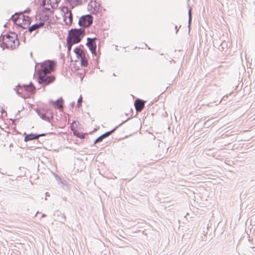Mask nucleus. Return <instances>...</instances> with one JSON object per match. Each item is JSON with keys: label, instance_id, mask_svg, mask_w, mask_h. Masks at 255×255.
I'll return each instance as SVG.
<instances>
[{"label": "nucleus", "instance_id": "obj_1", "mask_svg": "<svg viewBox=\"0 0 255 255\" xmlns=\"http://www.w3.org/2000/svg\"><path fill=\"white\" fill-rule=\"evenodd\" d=\"M85 29L81 28H71L68 30L66 41H71L73 43L77 44L82 40L85 36Z\"/></svg>", "mask_w": 255, "mask_h": 255}, {"label": "nucleus", "instance_id": "obj_2", "mask_svg": "<svg viewBox=\"0 0 255 255\" xmlns=\"http://www.w3.org/2000/svg\"><path fill=\"white\" fill-rule=\"evenodd\" d=\"M6 39L4 47L5 48H10L13 49L17 47L19 44V41L18 39L17 35L15 32L9 31L4 35Z\"/></svg>", "mask_w": 255, "mask_h": 255}, {"label": "nucleus", "instance_id": "obj_3", "mask_svg": "<svg viewBox=\"0 0 255 255\" xmlns=\"http://www.w3.org/2000/svg\"><path fill=\"white\" fill-rule=\"evenodd\" d=\"M56 66V63L54 60H46L40 63V67L37 70V74H50L51 71L55 70Z\"/></svg>", "mask_w": 255, "mask_h": 255}, {"label": "nucleus", "instance_id": "obj_4", "mask_svg": "<svg viewBox=\"0 0 255 255\" xmlns=\"http://www.w3.org/2000/svg\"><path fill=\"white\" fill-rule=\"evenodd\" d=\"M35 111L43 120L50 122L53 119V111L47 107L37 108Z\"/></svg>", "mask_w": 255, "mask_h": 255}, {"label": "nucleus", "instance_id": "obj_5", "mask_svg": "<svg viewBox=\"0 0 255 255\" xmlns=\"http://www.w3.org/2000/svg\"><path fill=\"white\" fill-rule=\"evenodd\" d=\"M37 82L44 88L53 83L55 80V77L52 74H46L45 75L41 74H37Z\"/></svg>", "mask_w": 255, "mask_h": 255}, {"label": "nucleus", "instance_id": "obj_6", "mask_svg": "<svg viewBox=\"0 0 255 255\" xmlns=\"http://www.w3.org/2000/svg\"><path fill=\"white\" fill-rule=\"evenodd\" d=\"M93 20L94 17L91 14L83 15L79 19L78 25L82 29L88 28L92 25Z\"/></svg>", "mask_w": 255, "mask_h": 255}, {"label": "nucleus", "instance_id": "obj_7", "mask_svg": "<svg viewBox=\"0 0 255 255\" xmlns=\"http://www.w3.org/2000/svg\"><path fill=\"white\" fill-rule=\"evenodd\" d=\"M130 119H131V118H128L127 120H126L125 121H123L121 124H120L119 125L116 126L114 128H113L111 130L108 131L104 133L103 134H102L100 136H99L98 138H97L95 140L94 142V144H96L97 143H100V142H102L104 138H107L108 136H109L111 134L114 133L115 132V131L119 127L121 126L123 124H124V123H125L126 122L128 121Z\"/></svg>", "mask_w": 255, "mask_h": 255}, {"label": "nucleus", "instance_id": "obj_8", "mask_svg": "<svg viewBox=\"0 0 255 255\" xmlns=\"http://www.w3.org/2000/svg\"><path fill=\"white\" fill-rule=\"evenodd\" d=\"M97 40L96 37L90 38L88 37L87 38V43L86 45L88 47L91 53L94 56L98 57V54L97 51V42L96 40Z\"/></svg>", "mask_w": 255, "mask_h": 255}, {"label": "nucleus", "instance_id": "obj_9", "mask_svg": "<svg viewBox=\"0 0 255 255\" xmlns=\"http://www.w3.org/2000/svg\"><path fill=\"white\" fill-rule=\"evenodd\" d=\"M74 53L76 54L77 58L80 60L85 59V58H89V54L82 44H80L76 46L73 50Z\"/></svg>", "mask_w": 255, "mask_h": 255}, {"label": "nucleus", "instance_id": "obj_10", "mask_svg": "<svg viewBox=\"0 0 255 255\" xmlns=\"http://www.w3.org/2000/svg\"><path fill=\"white\" fill-rule=\"evenodd\" d=\"M63 20L66 25H71L73 22V14L71 10L69 9H66V11L63 15Z\"/></svg>", "mask_w": 255, "mask_h": 255}, {"label": "nucleus", "instance_id": "obj_11", "mask_svg": "<svg viewBox=\"0 0 255 255\" xmlns=\"http://www.w3.org/2000/svg\"><path fill=\"white\" fill-rule=\"evenodd\" d=\"M54 217L55 221L61 223H64L66 220V217L65 214L64 213H62L59 210H57L54 212Z\"/></svg>", "mask_w": 255, "mask_h": 255}, {"label": "nucleus", "instance_id": "obj_12", "mask_svg": "<svg viewBox=\"0 0 255 255\" xmlns=\"http://www.w3.org/2000/svg\"><path fill=\"white\" fill-rule=\"evenodd\" d=\"M39 22H41L43 23V25H44L45 23H46V25H44V27H48L49 25H50L51 23V18L50 16L46 13L42 14L39 17Z\"/></svg>", "mask_w": 255, "mask_h": 255}, {"label": "nucleus", "instance_id": "obj_13", "mask_svg": "<svg viewBox=\"0 0 255 255\" xmlns=\"http://www.w3.org/2000/svg\"><path fill=\"white\" fill-rule=\"evenodd\" d=\"M64 100L62 97L58 98L56 101L50 100L49 104L56 108H61L63 107V103Z\"/></svg>", "mask_w": 255, "mask_h": 255}, {"label": "nucleus", "instance_id": "obj_14", "mask_svg": "<svg viewBox=\"0 0 255 255\" xmlns=\"http://www.w3.org/2000/svg\"><path fill=\"white\" fill-rule=\"evenodd\" d=\"M144 101L140 99L137 98L134 102V106L136 111H141L144 107Z\"/></svg>", "mask_w": 255, "mask_h": 255}, {"label": "nucleus", "instance_id": "obj_15", "mask_svg": "<svg viewBox=\"0 0 255 255\" xmlns=\"http://www.w3.org/2000/svg\"><path fill=\"white\" fill-rule=\"evenodd\" d=\"M21 90L31 93L35 91V88L32 82H30L29 84H23Z\"/></svg>", "mask_w": 255, "mask_h": 255}, {"label": "nucleus", "instance_id": "obj_16", "mask_svg": "<svg viewBox=\"0 0 255 255\" xmlns=\"http://www.w3.org/2000/svg\"><path fill=\"white\" fill-rule=\"evenodd\" d=\"M58 0H41L43 5H50L52 8L56 7L58 6Z\"/></svg>", "mask_w": 255, "mask_h": 255}, {"label": "nucleus", "instance_id": "obj_17", "mask_svg": "<svg viewBox=\"0 0 255 255\" xmlns=\"http://www.w3.org/2000/svg\"><path fill=\"white\" fill-rule=\"evenodd\" d=\"M23 135H24V141L26 142L37 138L36 133L31 132L27 134L24 132Z\"/></svg>", "mask_w": 255, "mask_h": 255}, {"label": "nucleus", "instance_id": "obj_18", "mask_svg": "<svg viewBox=\"0 0 255 255\" xmlns=\"http://www.w3.org/2000/svg\"><path fill=\"white\" fill-rule=\"evenodd\" d=\"M61 184V186L63 190L67 192L70 191V185L68 183V181L65 179L61 178L59 181Z\"/></svg>", "mask_w": 255, "mask_h": 255}, {"label": "nucleus", "instance_id": "obj_19", "mask_svg": "<svg viewBox=\"0 0 255 255\" xmlns=\"http://www.w3.org/2000/svg\"><path fill=\"white\" fill-rule=\"evenodd\" d=\"M44 26V25H43V23L39 21L38 22L32 24L31 26H30L28 27V31L29 33H31L32 31L35 30L37 28L39 27H42Z\"/></svg>", "mask_w": 255, "mask_h": 255}, {"label": "nucleus", "instance_id": "obj_20", "mask_svg": "<svg viewBox=\"0 0 255 255\" xmlns=\"http://www.w3.org/2000/svg\"><path fill=\"white\" fill-rule=\"evenodd\" d=\"M20 14V12H15L14 14H13L11 15L10 17V20L13 21V24L14 25H16L18 23H17V21H18V22H20V20H21L22 16H20L19 14Z\"/></svg>", "mask_w": 255, "mask_h": 255}, {"label": "nucleus", "instance_id": "obj_21", "mask_svg": "<svg viewBox=\"0 0 255 255\" xmlns=\"http://www.w3.org/2000/svg\"><path fill=\"white\" fill-rule=\"evenodd\" d=\"M19 15L22 16L21 23H22L24 25H26L28 28L30 26L29 25L30 24L29 17L28 16H24L23 14H22V12H20V14Z\"/></svg>", "mask_w": 255, "mask_h": 255}, {"label": "nucleus", "instance_id": "obj_22", "mask_svg": "<svg viewBox=\"0 0 255 255\" xmlns=\"http://www.w3.org/2000/svg\"><path fill=\"white\" fill-rule=\"evenodd\" d=\"M69 4L72 8H73L77 6L81 5L82 4V2L81 0H72Z\"/></svg>", "mask_w": 255, "mask_h": 255}, {"label": "nucleus", "instance_id": "obj_23", "mask_svg": "<svg viewBox=\"0 0 255 255\" xmlns=\"http://www.w3.org/2000/svg\"><path fill=\"white\" fill-rule=\"evenodd\" d=\"M89 58H85V59H80V63L82 67H87L88 65V61Z\"/></svg>", "mask_w": 255, "mask_h": 255}, {"label": "nucleus", "instance_id": "obj_24", "mask_svg": "<svg viewBox=\"0 0 255 255\" xmlns=\"http://www.w3.org/2000/svg\"><path fill=\"white\" fill-rule=\"evenodd\" d=\"M5 39V37L4 35H1L0 36V47L2 48L3 49H4L5 47H4V44L5 43V42L4 41V39Z\"/></svg>", "mask_w": 255, "mask_h": 255}, {"label": "nucleus", "instance_id": "obj_25", "mask_svg": "<svg viewBox=\"0 0 255 255\" xmlns=\"http://www.w3.org/2000/svg\"><path fill=\"white\" fill-rule=\"evenodd\" d=\"M74 134L78 138L83 139L85 137L86 133H82L78 132L77 133H74Z\"/></svg>", "mask_w": 255, "mask_h": 255}, {"label": "nucleus", "instance_id": "obj_26", "mask_svg": "<svg viewBox=\"0 0 255 255\" xmlns=\"http://www.w3.org/2000/svg\"><path fill=\"white\" fill-rule=\"evenodd\" d=\"M82 100H83V97H82V95H81L77 101V106H76L77 108H79L81 107H82Z\"/></svg>", "mask_w": 255, "mask_h": 255}, {"label": "nucleus", "instance_id": "obj_27", "mask_svg": "<svg viewBox=\"0 0 255 255\" xmlns=\"http://www.w3.org/2000/svg\"><path fill=\"white\" fill-rule=\"evenodd\" d=\"M66 44L67 46L68 52H70L71 50L73 45L75 44L76 43H73L71 41H69L68 42L66 41Z\"/></svg>", "mask_w": 255, "mask_h": 255}, {"label": "nucleus", "instance_id": "obj_28", "mask_svg": "<svg viewBox=\"0 0 255 255\" xmlns=\"http://www.w3.org/2000/svg\"><path fill=\"white\" fill-rule=\"evenodd\" d=\"M23 25L24 24L22 23L19 22L17 24H16L15 25H16V28H19V29H21L22 30L26 29L27 27H25Z\"/></svg>", "mask_w": 255, "mask_h": 255}, {"label": "nucleus", "instance_id": "obj_29", "mask_svg": "<svg viewBox=\"0 0 255 255\" xmlns=\"http://www.w3.org/2000/svg\"><path fill=\"white\" fill-rule=\"evenodd\" d=\"M225 46H227V43L226 41H223L219 45V49L221 50V51H223L224 49V47Z\"/></svg>", "mask_w": 255, "mask_h": 255}, {"label": "nucleus", "instance_id": "obj_30", "mask_svg": "<svg viewBox=\"0 0 255 255\" xmlns=\"http://www.w3.org/2000/svg\"><path fill=\"white\" fill-rule=\"evenodd\" d=\"M212 124H213V123L211 122L210 120H206V122L204 124V127H205V128H208Z\"/></svg>", "mask_w": 255, "mask_h": 255}, {"label": "nucleus", "instance_id": "obj_31", "mask_svg": "<svg viewBox=\"0 0 255 255\" xmlns=\"http://www.w3.org/2000/svg\"><path fill=\"white\" fill-rule=\"evenodd\" d=\"M12 134H20L21 132L16 129L15 127L12 128Z\"/></svg>", "mask_w": 255, "mask_h": 255}, {"label": "nucleus", "instance_id": "obj_32", "mask_svg": "<svg viewBox=\"0 0 255 255\" xmlns=\"http://www.w3.org/2000/svg\"><path fill=\"white\" fill-rule=\"evenodd\" d=\"M52 174L55 177V178H56V180L57 181H59L60 180V179L61 178V177H59L58 174H57L56 173H55L54 172H52Z\"/></svg>", "mask_w": 255, "mask_h": 255}, {"label": "nucleus", "instance_id": "obj_33", "mask_svg": "<svg viewBox=\"0 0 255 255\" xmlns=\"http://www.w3.org/2000/svg\"><path fill=\"white\" fill-rule=\"evenodd\" d=\"M19 85V84H18L16 87L17 86H18ZM14 90L15 91L16 93L19 96H20V97H22V95H21V93L18 90H17L16 89V87H15V88H14Z\"/></svg>", "mask_w": 255, "mask_h": 255}, {"label": "nucleus", "instance_id": "obj_34", "mask_svg": "<svg viewBox=\"0 0 255 255\" xmlns=\"http://www.w3.org/2000/svg\"><path fill=\"white\" fill-rule=\"evenodd\" d=\"M47 134H48L47 133H36L37 138H38V137H39L40 136H45Z\"/></svg>", "mask_w": 255, "mask_h": 255}, {"label": "nucleus", "instance_id": "obj_35", "mask_svg": "<svg viewBox=\"0 0 255 255\" xmlns=\"http://www.w3.org/2000/svg\"><path fill=\"white\" fill-rule=\"evenodd\" d=\"M192 23V18H188V27H189V31H190V30L191 29V25Z\"/></svg>", "mask_w": 255, "mask_h": 255}, {"label": "nucleus", "instance_id": "obj_36", "mask_svg": "<svg viewBox=\"0 0 255 255\" xmlns=\"http://www.w3.org/2000/svg\"><path fill=\"white\" fill-rule=\"evenodd\" d=\"M31 9L30 8H27L26 9H25L24 11H21L22 12V13L23 12H25L26 13H29L31 11Z\"/></svg>", "mask_w": 255, "mask_h": 255}, {"label": "nucleus", "instance_id": "obj_37", "mask_svg": "<svg viewBox=\"0 0 255 255\" xmlns=\"http://www.w3.org/2000/svg\"><path fill=\"white\" fill-rule=\"evenodd\" d=\"M188 17L189 18H192V14L191 11V9L190 8L188 11Z\"/></svg>", "mask_w": 255, "mask_h": 255}, {"label": "nucleus", "instance_id": "obj_38", "mask_svg": "<svg viewBox=\"0 0 255 255\" xmlns=\"http://www.w3.org/2000/svg\"><path fill=\"white\" fill-rule=\"evenodd\" d=\"M175 29L176 30V34H177L179 29L178 28L177 26L176 25H175Z\"/></svg>", "mask_w": 255, "mask_h": 255}, {"label": "nucleus", "instance_id": "obj_39", "mask_svg": "<svg viewBox=\"0 0 255 255\" xmlns=\"http://www.w3.org/2000/svg\"><path fill=\"white\" fill-rule=\"evenodd\" d=\"M45 195H46V197L50 196V194L48 192H46L45 193ZM45 200H47V198L45 197Z\"/></svg>", "mask_w": 255, "mask_h": 255}, {"label": "nucleus", "instance_id": "obj_40", "mask_svg": "<svg viewBox=\"0 0 255 255\" xmlns=\"http://www.w3.org/2000/svg\"><path fill=\"white\" fill-rule=\"evenodd\" d=\"M75 105V102H73L71 103V106L72 108H73Z\"/></svg>", "mask_w": 255, "mask_h": 255}, {"label": "nucleus", "instance_id": "obj_41", "mask_svg": "<svg viewBox=\"0 0 255 255\" xmlns=\"http://www.w3.org/2000/svg\"><path fill=\"white\" fill-rule=\"evenodd\" d=\"M46 216L47 215L43 213V214H42L41 218L45 217H46Z\"/></svg>", "mask_w": 255, "mask_h": 255}, {"label": "nucleus", "instance_id": "obj_42", "mask_svg": "<svg viewBox=\"0 0 255 255\" xmlns=\"http://www.w3.org/2000/svg\"><path fill=\"white\" fill-rule=\"evenodd\" d=\"M65 2L69 3L72 0H64Z\"/></svg>", "mask_w": 255, "mask_h": 255}, {"label": "nucleus", "instance_id": "obj_43", "mask_svg": "<svg viewBox=\"0 0 255 255\" xmlns=\"http://www.w3.org/2000/svg\"><path fill=\"white\" fill-rule=\"evenodd\" d=\"M1 107V110H0V112L1 113H2V112H4V110L3 109V108H2V107Z\"/></svg>", "mask_w": 255, "mask_h": 255}, {"label": "nucleus", "instance_id": "obj_44", "mask_svg": "<svg viewBox=\"0 0 255 255\" xmlns=\"http://www.w3.org/2000/svg\"><path fill=\"white\" fill-rule=\"evenodd\" d=\"M90 6V3H89V4H88V7H89ZM91 7H92V5H91Z\"/></svg>", "mask_w": 255, "mask_h": 255}, {"label": "nucleus", "instance_id": "obj_45", "mask_svg": "<svg viewBox=\"0 0 255 255\" xmlns=\"http://www.w3.org/2000/svg\"><path fill=\"white\" fill-rule=\"evenodd\" d=\"M19 112H20V111H18V112H17V114H16V116H17L18 114H19Z\"/></svg>", "mask_w": 255, "mask_h": 255}, {"label": "nucleus", "instance_id": "obj_46", "mask_svg": "<svg viewBox=\"0 0 255 255\" xmlns=\"http://www.w3.org/2000/svg\"><path fill=\"white\" fill-rule=\"evenodd\" d=\"M39 213H40V212H38V211H37V212H36V213L35 216H36L37 214H39Z\"/></svg>", "mask_w": 255, "mask_h": 255}, {"label": "nucleus", "instance_id": "obj_47", "mask_svg": "<svg viewBox=\"0 0 255 255\" xmlns=\"http://www.w3.org/2000/svg\"><path fill=\"white\" fill-rule=\"evenodd\" d=\"M203 118H204V119H203V120H204V121H205V120H206V117H204Z\"/></svg>", "mask_w": 255, "mask_h": 255}, {"label": "nucleus", "instance_id": "obj_48", "mask_svg": "<svg viewBox=\"0 0 255 255\" xmlns=\"http://www.w3.org/2000/svg\"><path fill=\"white\" fill-rule=\"evenodd\" d=\"M114 76H116V74L115 73H113V75Z\"/></svg>", "mask_w": 255, "mask_h": 255}, {"label": "nucleus", "instance_id": "obj_49", "mask_svg": "<svg viewBox=\"0 0 255 255\" xmlns=\"http://www.w3.org/2000/svg\"><path fill=\"white\" fill-rule=\"evenodd\" d=\"M85 2H87L88 0H83Z\"/></svg>", "mask_w": 255, "mask_h": 255}, {"label": "nucleus", "instance_id": "obj_50", "mask_svg": "<svg viewBox=\"0 0 255 255\" xmlns=\"http://www.w3.org/2000/svg\"><path fill=\"white\" fill-rule=\"evenodd\" d=\"M30 55H31V56H32V53L31 52H30Z\"/></svg>", "mask_w": 255, "mask_h": 255}, {"label": "nucleus", "instance_id": "obj_51", "mask_svg": "<svg viewBox=\"0 0 255 255\" xmlns=\"http://www.w3.org/2000/svg\"><path fill=\"white\" fill-rule=\"evenodd\" d=\"M145 47H147L148 46L146 44H145Z\"/></svg>", "mask_w": 255, "mask_h": 255}, {"label": "nucleus", "instance_id": "obj_52", "mask_svg": "<svg viewBox=\"0 0 255 255\" xmlns=\"http://www.w3.org/2000/svg\"><path fill=\"white\" fill-rule=\"evenodd\" d=\"M228 136V134H226L225 135V136Z\"/></svg>", "mask_w": 255, "mask_h": 255}, {"label": "nucleus", "instance_id": "obj_53", "mask_svg": "<svg viewBox=\"0 0 255 255\" xmlns=\"http://www.w3.org/2000/svg\"><path fill=\"white\" fill-rule=\"evenodd\" d=\"M74 122H77V121H73V123Z\"/></svg>", "mask_w": 255, "mask_h": 255}]
</instances>
